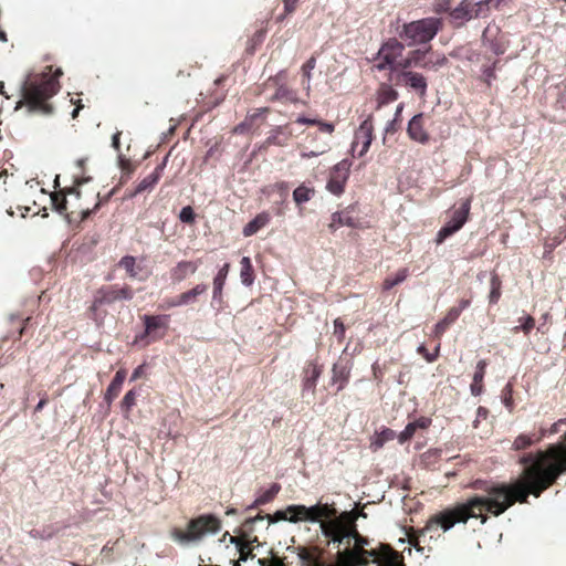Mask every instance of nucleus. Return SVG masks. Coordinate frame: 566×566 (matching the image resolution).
Returning a JSON list of instances; mask_svg holds the SVG:
<instances>
[{"mask_svg":"<svg viewBox=\"0 0 566 566\" xmlns=\"http://www.w3.org/2000/svg\"><path fill=\"white\" fill-rule=\"evenodd\" d=\"M287 514H290V513L287 512V509H286L284 511H276L273 516L266 515V518L270 522L289 521L290 516H287Z\"/></svg>","mask_w":566,"mask_h":566,"instance_id":"0e129e2a","label":"nucleus"},{"mask_svg":"<svg viewBox=\"0 0 566 566\" xmlns=\"http://www.w3.org/2000/svg\"><path fill=\"white\" fill-rule=\"evenodd\" d=\"M486 366L488 364L484 359L479 360L476 364L473 381L470 387L471 394L473 396H480L483 392V379L485 376Z\"/></svg>","mask_w":566,"mask_h":566,"instance_id":"7c9ffc66","label":"nucleus"},{"mask_svg":"<svg viewBox=\"0 0 566 566\" xmlns=\"http://www.w3.org/2000/svg\"><path fill=\"white\" fill-rule=\"evenodd\" d=\"M431 46L428 50L416 49L408 53L406 57H403V62L400 63L401 70H410L411 67H428V63L423 62L426 54L429 52Z\"/></svg>","mask_w":566,"mask_h":566,"instance_id":"b1692460","label":"nucleus"},{"mask_svg":"<svg viewBox=\"0 0 566 566\" xmlns=\"http://www.w3.org/2000/svg\"><path fill=\"white\" fill-rule=\"evenodd\" d=\"M396 84H403L420 97H424L427 94V78L421 73L411 70H401L398 72L396 74Z\"/></svg>","mask_w":566,"mask_h":566,"instance_id":"ddd939ff","label":"nucleus"},{"mask_svg":"<svg viewBox=\"0 0 566 566\" xmlns=\"http://www.w3.org/2000/svg\"><path fill=\"white\" fill-rule=\"evenodd\" d=\"M61 69H55L53 71V66H46L45 71L38 75V113H42L45 115H50L53 113V105L48 102L53 95H55L60 88L59 77L62 75Z\"/></svg>","mask_w":566,"mask_h":566,"instance_id":"423d86ee","label":"nucleus"},{"mask_svg":"<svg viewBox=\"0 0 566 566\" xmlns=\"http://www.w3.org/2000/svg\"><path fill=\"white\" fill-rule=\"evenodd\" d=\"M230 271V264L224 263L218 271L217 275L213 277V291H212V298L214 301L221 302L222 301V292L226 284L227 276Z\"/></svg>","mask_w":566,"mask_h":566,"instance_id":"c85d7f7f","label":"nucleus"},{"mask_svg":"<svg viewBox=\"0 0 566 566\" xmlns=\"http://www.w3.org/2000/svg\"><path fill=\"white\" fill-rule=\"evenodd\" d=\"M50 201L52 207L60 213L66 211V198L63 192H53L50 195Z\"/></svg>","mask_w":566,"mask_h":566,"instance_id":"a18cd8bd","label":"nucleus"},{"mask_svg":"<svg viewBox=\"0 0 566 566\" xmlns=\"http://www.w3.org/2000/svg\"><path fill=\"white\" fill-rule=\"evenodd\" d=\"M179 219L184 223L192 224L195 223L196 220V213L190 206H186L181 209L179 213Z\"/></svg>","mask_w":566,"mask_h":566,"instance_id":"603ef678","label":"nucleus"},{"mask_svg":"<svg viewBox=\"0 0 566 566\" xmlns=\"http://www.w3.org/2000/svg\"><path fill=\"white\" fill-rule=\"evenodd\" d=\"M122 390V386L116 385L111 381L108 388L106 389V392L104 395V400L108 406L112 405V402L118 397L119 392Z\"/></svg>","mask_w":566,"mask_h":566,"instance_id":"de8ad7c7","label":"nucleus"},{"mask_svg":"<svg viewBox=\"0 0 566 566\" xmlns=\"http://www.w3.org/2000/svg\"><path fill=\"white\" fill-rule=\"evenodd\" d=\"M22 318L18 315L11 314L9 316V322L17 325V334L18 336H21L24 331V325L22 324Z\"/></svg>","mask_w":566,"mask_h":566,"instance_id":"e2e57ef3","label":"nucleus"},{"mask_svg":"<svg viewBox=\"0 0 566 566\" xmlns=\"http://www.w3.org/2000/svg\"><path fill=\"white\" fill-rule=\"evenodd\" d=\"M287 512L290 513L289 522L298 523V522H310L311 516H308V506L305 505H289Z\"/></svg>","mask_w":566,"mask_h":566,"instance_id":"e433bc0d","label":"nucleus"},{"mask_svg":"<svg viewBox=\"0 0 566 566\" xmlns=\"http://www.w3.org/2000/svg\"><path fill=\"white\" fill-rule=\"evenodd\" d=\"M292 129L290 124L281 125L270 132L265 143L268 145L285 146L292 138Z\"/></svg>","mask_w":566,"mask_h":566,"instance_id":"5701e85b","label":"nucleus"},{"mask_svg":"<svg viewBox=\"0 0 566 566\" xmlns=\"http://www.w3.org/2000/svg\"><path fill=\"white\" fill-rule=\"evenodd\" d=\"M409 275V270L408 268H402L400 270H398V272L392 276V275H388L384 281H382V284H381V289L384 292H387L389 290H391L394 286L402 283Z\"/></svg>","mask_w":566,"mask_h":566,"instance_id":"58836bf2","label":"nucleus"},{"mask_svg":"<svg viewBox=\"0 0 566 566\" xmlns=\"http://www.w3.org/2000/svg\"><path fill=\"white\" fill-rule=\"evenodd\" d=\"M564 440L546 450L523 454L518 459L523 470L514 482L474 481L472 488L484 494L470 496L465 502L433 515L417 535L409 536L410 544L419 551L420 542L427 533L439 527L447 532L457 523H467L470 518H479L481 524H485L488 513L500 516L516 502L527 503L530 495L539 497L566 472V433Z\"/></svg>","mask_w":566,"mask_h":566,"instance_id":"f257e3e1","label":"nucleus"},{"mask_svg":"<svg viewBox=\"0 0 566 566\" xmlns=\"http://www.w3.org/2000/svg\"><path fill=\"white\" fill-rule=\"evenodd\" d=\"M281 491V485L279 483H273L268 490L262 492L254 502L247 507L248 511L258 509L261 505L272 502L275 496Z\"/></svg>","mask_w":566,"mask_h":566,"instance_id":"473e14b6","label":"nucleus"},{"mask_svg":"<svg viewBox=\"0 0 566 566\" xmlns=\"http://www.w3.org/2000/svg\"><path fill=\"white\" fill-rule=\"evenodd\" d=\"M287 72L282 70L277 72L274 76H270L266 85L274 88L273 95L270 97L271 102H282L290 104H298L302 103L304 105L307 104L306 101H302L297 96V92L291 88L287 85Z\"/></svg>","mask_w":566,"mask_h":566,"instance_id":"0eeeda50","label":"nucleus"},{"mask_svg":"<svg viewBox=\"0 0 566 566\" xmlns=\"http://www.w3.org/2000/svg\"><path fill=\"white\" fill-rule=\"evenodd\" d=\"M118 266L124 269L130 279H145L144 276L140 275V273L144 270L142 263L137 262L136 258L133 255L123 256L118 262Z\"/></svg>","mask_w":566,"mask_h":566,"instance_id":"cd10ccee","label":"nucleus"},{"mask_svg":"<svg viewBox=\"0 0 566 566\" xmlns=\"http://www.w3.org/2000/svg\"><path fill=\"white\" fill-rule=\"evenodd\" d=\"M503 403L510 411L513 410V386L511 382H507L503 389Z\"/></svg>","mask_w":566,"mask_h":566,"instance_id":"8fccbe9b","label":"nucleus"},{"mask_svg":"<svg viewBox=\"0 0 566 566\" xmlns=\"http://www.w3.org/2000/svg\"><path fill=\"white\" fill-rule=\"evenodd\" d=\"M350 166L352 163L348 159H343L332 168L326 186L329 192L335 196H339L344 192L349 178Z\"/></svg>","mask_w":566,"mask_h":566,"instance_id":"9d476101","label":"nucleus"},{"mask_svg":"<svg viewBox=\"0 0 566 566\" xmlns=\"http://www.w3.org/2000/svg\"><path fill=\"white\" fill-rule=\"evenodd\" d=\"M264 518H266V515H262V514H256L255 516L253 517H249L244 521L243 523V527L248 528V530H251L253 524L256 522V521H263Z\"/></svg>","mask_w":566,"mask_h":566,"instance_id":"338daca9","label":"nucleus"},{"mask_svg":"<svg viewBox=\"0 0 566 566\" xmlns=\"http://www.w3.org/2000/svg\"><path fill=\"white\" fill-rule=\"evenodd\" d=\"M557 104L560 108L566 109V80L558 86Z\"/></svg>","mask_w":566,"mask_h":566,"instance_id":"052dcab7","label":"nucleus"},{"mask_svg":"<svg viewBox=\"0 0 566 566\" xmlns=\"http://www.w3.org/2000/svg\"><path fill=\"white\" fill-rule=\"evenodd\" d=\"M451 9V0H436L433 3V12L436 13H444L449 12Z\"/></svg>","mask_w":566,"mask_h":566,"instance_id":"bf43d9fd","label":"nucleus"},{"mask_svg":"<svg viewBox=\"0 0 566 566\" xmlns=\"http://www.w3.org/2000/svg\"><path fill=\"white\" fill-rule=\"evenodd\" d=\"M316 66V57L311 56L301 67V74H302V81L301 85L303 90L305 91L306 97L310 98L311 95V78H312V71Z\"/></svg>","mask_w":566,"mask_h":566,"instance_id":"2f4dec72","label":"nucleus"},{"mask_svg":"<svg viewBox=\"0 0 566 566\" xmlns=\"http://www.w3.org/2000/svg\"><path fill=\"white\" fill-rule=\"evenodd\" d=\"M440 345L437 346L434 353H429L424 345H420L417 352L422 355L428 363H433L439 356Z\"/></svg>","mask_w":566,"mask_h":566,"instance_id":"6e6d98bb","label":"nucleus"},{"mask_svg":"<svg viewBox=\"0 0 566 566\" xmlns=\"http://www.w3.org/2000/svg\"><path fill=\"white\" fill-rule=\"evenodd\" d=\"M231 543H234L238 547L240 554L239 560L245 562L249 556H253L250 544L241 537H231Z\"/></svg>","mask_w":566,"mask_h":566,"instance_id":"37998d69","label":"nucleus"},{"mask_svg":"<svg viewBox=\"0 0 566 566\" xmlns=\"http://www.w3.org/2000/svg\"><path fill=\"white\" fill-rule=\"evenodd\" d=\"M182 306L179 295L176 297H168L165 298L161 304H159V308L163 311L170 310L172 307H179Z\"/></svg>","mask_w":566,"mask_h":566,"instance_id":"4d7b16f0","label":"nucleus"},{"mask_svg":"<svg viewBox=\"0 0 566 566\" xmlns=\"http://www.w3.org/2000/svg\"><path fill=\"white\" fill-rule=\"evenodd\" d=\"M270 112L269 107H261L248 114L245 119L237 127V130L251 129L259 127L265 119L266 114Z\"/></svg>","mask_w":566,"mask_h":566,"instance_id":"a878e982","label":"nucleus"},{"mask_svg":"<svg viewBox=\"0 0 566 566\" xmlns=\"http://www.w3.org/2000/svg\"><path fill=\"white\" fill-rule=\"evenodd\" d=\"M490 286L489 302L490 304H496L502 295V281L495 272L491 274Z\"/></svg>","mask_w":566,"mask_h":566,"instance_id":"a19ab883","label":"nucleus"},{"mask_svg":"<svg viewBox=\"0 0 566 566\" xmlns=\"http://www.w3.org/2000/svg\"><path fill=\"white\" fill-rule=\"evenodd\" d=\"M168 315H144L143 322L145 325V331L142 335L136 336L135 342L142 340L147 336H151L153 339H157L156 332L158 329H167L168 328ZM164 336L160 335L158 338H161Z\"/></svg>","mask_w":566,"mask_h":566,"instance_id":"f3484780","label":"nucleus"},{"mask_svg":"<svg viewBox=\"0 0 566 566\" xmlns=\"http://www.w3.org/2000/svg\"><path fill=\"white\" fill-rule=\"evenodd\" d=\"M328 522H338L344 530L356 533V517L353 512H343L339 515L336 514L335 517H329Z\"/></svg>","mask_w":566,"mask_h":566,"instance_id":"ea45409f","label":"nucleus"},{"mask_svg":"<svg viewBox=\"0 0 566 566\" xmlns=\"http://www.w3.org/2000/svg\"><path fill=\"white\" fill-rule=\"evenodd\" d=\"M21 90L23 99L20 103H24L29 112L32 113L35 111V82L31 74H29L22 83Z\"/></svg>","mask_w":566,"mask_h":566,"instance_id":"bb28decb","label":"nucleus"},{"mask_svg":"<svg viewBox=\"0 0 566 566\" xmlns=\"http://www.w3.org/2000/svg\"><path fill=\"white\" fill-rule=\"evenodd\" d=\"M355 208L349 206L342 211L334 212L327 228L331 232H335L339 227L358 228V219L354 216Z\"/></svg>","mask_w":566,"mask_h":566,"instance_id":"a211bd4d","label":"nucleus"},{"mask_svg":"<svg viewBox=\"0 0 566 566\" xmlns=\"http://www.w3.org/2000/svg\"><path fill=\"white\" fill-rule=\"evenodd\" d=\"M336 514H337V510H336L334 503H332V504L324 503L323 504V503L318 502L317 504H315L313 506H308V516L312 517V518H310V522L311 523L318 522L321 526H322V522L329 521V517H335Z\"/></svg>","mask_w":566,"mask_h":566,"instance_id":"aec40b11","label":"nucleus"},{"mask_svg":"<svg viewBox=\"0 0 566 566\" xmlns=\"http://www.w3.org/2000/svg\"><path fill=\"white\" fill-rule=\"evenodd\" d=\"M323 534L339 548L343 539H347V547H350L353 532L344 530L338 522H322Z\"/></svg>","mask_w":566,"mask_h":566,"instance_id":"dca6fc26","label":"nucleus"},{"mask_svg":"<svg viewBox=\"0 0 566 566\" xmlns=\"http://www.w3.org/2000/svg\"><path fill=\"white\" fill-rule=\"evenodd\" d=\"M167 161L168 156L164 158L161 164H159L150 175L146 176L143 180H140V182L136 186L133 196L153 190V188L158 184V181L163 177L164 170L167 166Z\"/></svg>","mask_w":566,"mask_h":566,"instance_id":"6ab92c4d","label":"nucleus"},{"mask_svg":"<svg viewBox=\"0 0 566 566\" xmlns=\"http://www.w3.org/2000/svg\"><path fill=\"white\" fill-rule=\"evenodd\" d=\"M221 530V521L212 514H202L191 518L186 530L174 528L171 537L181 544L200 541L207 534H216Z\"/></svg>","mask_w":566,"mask_h":566,"instance_id":"7ed1b4c3","label":"nucleus"},{"mask_svg":"<svg viewBox=\"0 0 566 566\" xmlns=\"http://www.w3.org/2000/svg\"><path fill=\"white\" fill-rule=\"evenodd\" d=\"M534 326H535V319L533 316L528 315L523 319V323L520 326H515L513 328V332L516 334L520 331H522L524 334L527 335L534 328Z\"/></svg>","mask_w":566,"mask_h":566,"instance_id":"3c124183","label":"nucleus"},{"mask_svg":"<svg viewBox=\"0 0 566 566\" xmlns=\"http://www.w3.org/2000/svg\"><path fill=\"white\" fill-rule=\"evenodd\" d=\"M137 397H138V391L136 389H130L125 394V396L120 402L123 412H125V413L130 412V410L136 406Z\"/></svg>","mask_w":566,"mask_h":566,"instance_id":"c03bdc74","label":"nucleus"},{"mask_svg":"<svg viewBox=\"0 0 566 566\" xmlns=\"http://www.w3.org/2000/svg\"><path fill=\"white\" fill-rule=\"evenodd\" d=\"M484 7H486V2L483 1L462 0L457 8L450 11V17L455 21H469L478 18Z\"/></svg>","mask_w":566,"mask_h":566,"instance_id":"4468645a","label":"nucleus"},{"mask_svg":"<svg viewBox=\"0 0 566 566\" xmlns=\"http://www.w3.org/2000/svg\"><path fill=\"white\" fill-rule=\"evenodd\" d=\"M118 166L120 170L127 175L133 174L136 169V166L132 163V160L122 154L118 155Z\"/></svg>","mask_w":566,"mask_h":566,"instance_id":"864d4df0","label":"nucleus"},{"mask_svg":"<svg viewBox=\"0 0 566 566\" xmlns=\"http://www.w3.org/2000/svg\"><path fill=\"white\" fill-rule=\"evenodd\" d=\"M374 139V125L373 117L368 116L361 122L359 127L356 129L354 140L352 143V151L356 153L358 157H363L369 149Z\"/></svg>","mask_w":566,"mask_h":566,"instance_id":"9b49d317","label":"nucleus"},{"mask_svg":"<svg viewBox=\"0 0 566 566\" xmlns=\"http://www.w3.org/2000/svg\"><path fill=\"white\" fill-rule=\"evenodd\" d=\"M241 270H240V277L242 284L245 286L252 285L254 281V270L252 262L249 256H243L240 261Z\"/></svg>","mask_w":566,"mask_h":566,"instance_id":"4c0bfd02","label":"nucleus"},{"mask_svg":"<svg viewBox=\"0 0 566 566\" xmlns=\"http://www.w3.org/2000/svg\"><path fill=\"white\" fill-rule=\"evenodd\" d=\"M314 195L315 189L313 187L302 184L293 191V200L296 203V206L301 209L302 205L310 201L314 197Z\"/></svg>","mask_w":566,"mask_h":566,"instance_id":"c9c22d12","label":"nucleus"},{"mask_svg":"<svg viewBox=\"0 0 566 566\" xmlns=\"http://www.w3.org/2000/svg\"><path fill=\"white\" fill-rule=\"evenodd\" d=\"M271 221V214L268 211H262L255 216L250 222H248L243 229L242 234L244 237H251L255 234L259 230L266 227Z\"/></svg>","mask_w":566,"mask_h":566,"instance_id":"393cba45","label":"nucleus"},{"mask_svg":"<svg viewBox=\"0 0 566 566\" xmlns=\"http://www.w3.org/2000/svg\"><path fill=\"white\" fill-rule=\"evenodd\" d=\"M323 373V366L319 365L316 360L306 361L303 371H302V391L305 394L306 391L312 395L316 391L317 380Z\"/></svg>","mask_w":566,"mask_h":566,"instance_id":"2eb2a0df","label":"nucleus"},{"mask_svg":"<svg viewBox=\"0 0 566 566\" xmlns=\"http://www.w3.org/2000/svg\"><path fill=\"white\" fill-rule=\"evenodd\" d=\"M200 261H186L178 262L170 271V276L174 282H182L188 275L195 274L199 268Z\"/></svg>","mask_w":566,"mask_h":566,"instance_id":"4be33fe9","label":"nucleus"},{"mask_svg":"<svg viewBox=\"0 0 566 566\" xmlns=\"http://www.w3.org/2000/svg\"><path fill=\"white\" fill-rule=\"evenodd\" d=\"M272 191L279 192L282 197H286L290 190L289 182L286 181H279L274 185L270 186Z\"/></svg>","mask_w":566,"mask_h":566,"instance_id":"680f3d73","label":"nucleus"},{"mask_svg":"<svg viewBox=\"0 0 566 566\" xmlns=\"http://www.w3.org/2000/svg\"><path fill=\"white\" fill-rule=\"evenodd\" d=\"M207 291L208 285L206 283H199L192 289L180 293L179 297L182 306L193 304L197 301V297L205 294Z\"/></svg>","mask_w":566,"mask_h":566,"instance_id":"f704fd0d","label":"nucleus"},{"mask_svg":"<svg viewBox=\"0 0 566 566\" xmlns=\"http://www.w3.org/2000/svg\"><path fill=\"white\" fill-rule=\"evenodd\" d=\"M418 429V424L413 422H409L405 429L399 433L398 440L402 444L407 441H409L416 433V430Z\"/></svg>","mask_w":566,"mask_h":566,"instance_id":"49530a36","label":"nucleus"},{"mask_svg":"<svg viewBox=\"0 0 566 566\" xmlns=\"http://www.w3.org/2000/svg\"><path fill=\"white\" fill-rule=\"evenodd\" d=\"M443 28V22L439 18L429 17L417 21L405 23L399 31V38L408 46L427 44Z\"/></svg>","mask_w":566,"mask_h":566,"instance_id":"20e7f679","label":"nucleus"},{"mask_svg":"<svg viewBox=\"0 0 566 566\" xmlns=\"http://www.w3.org/2000/svg\"><path fill=\"white\" fill-rule=\"evenodd\" d=\"M398 98V92L388 83H381L377 90L378 106L395 102Z\"/></svg>","mask_w":566,"mask_h":566,"instance_id":"72a5a7b5","label":"nucleus"},{"mask_svg":"<svg viewBox=\"0 0 566 566\" xmlns=\"http://www.w3.org/2000/svg\"><path fill=\"white\" fill-rule=\"evenodd\" d=\"M471 209V200H463L460 206L454 209L450 219L446 222V224L438 231L436 237V243L441 244L447 238L453 235L458 232L468 221Z\"/></svg>","mask_w":566,"mask_h":566,"instance_id":"6e6552de","label":"nucleus"},{"mask_svg":"<svg viewBox=\"0 0 566 566\" xmlns=\"http://www.w3.org/2000/svg\"><path fill=\"white\" fill-rule=\"evenodd\" d=\"M448 325L441 319L439 321L436 325H434V328H433V336L436 338H440L444 333L448 329Z\"/></svg>","mask_w":566,"mask_h":566,"instance_id":"69168bd1","label":"nucleus"},{"mask_svg":"<svg viewBox=\"0 0 566 566\" xmlns=\"http://www.w3.org/2000/svg\"><path fill=\"white\" fill-rule=\"evenodd\" d=\"M283 4L284 13L276 18L279 22L283 21L286 15L293 13L296 10L298 0H283Z\"/></svg>","mask_w":566,"mask_h":566,"instance_id":"5fc2aeb1","label":"nucleus"},{"mask_svg":"<svg viewBox=\"0 0 566 566\" xmlns=\"http://www.w3.org/2000/svg\"><path fill=\"white\" fill-rule=\"evenodd\" d=\"M460 315H461V308L451 307V308H449V311L447 312V314L442 318V321L448 326H450L451 324H453L459 318Z\"/></svg>","mask_w":566,"mask_h":566,"instance_id":"13d9d810","label":"nucleus"},{"mask_svg":"<svg viewBox=\"0 0 566 566\" xmlns=\"http://www.w3.org/2000/svg\"><path fill=\"white\" fill-rule=\"evenodd\" d=\"M134 297L133 289L125 284L119 286L117 284L103 286L97 290L94 301L92 304V310H96L103 305H111L117 301L126 300L129 301Z\"/></svg>","mask_w":566,"mask_h":566,"instance_id":"1a4fd4ad","label":"nucleus"},{"mask_svg":"<svg viewBox=\"0 0 566 566\" xmlns=\"http://www.w3.org/2000/svg\"><path fill=\"white\" fill-rule=\"evenodd\" d=\"M126 375H127L126 369L117 370L115 376H114V378H113V380H112V382L123 387V384L125 381Z\"/></svg>","mask_w":566,"mask_h":566,"instance_id":"774afa93","label":"nucleus"},{"mask_svg":"<svg viewBox=\"0 0 566 566\" xmlns=\"http://www.w3.org/2000/svg\"><path fill=\"white\" fill-rule=\"evenodd\" d=\"M333 335L336 337L337 342L340 344L345 340L346 335V326L342 318L337 317L334 319V333Z\"/></svg>","mask_w":566,"mask_h":566,"instance_id":"09e8293b","label":"nucleus"},{"mask_svg":"<svg viewBox=\"0 0 566 566\" xmlns=\"http://www.w3.org/2000/svg\"><path fill=\"white\" fill-rule=\"evenodd\" d=\"M352 367L342 359L332 367V384L337 385V391L343 390L349 381Z\"/></svg>","mask_w":566,"mask_h":566,"instance_id":"412c9836","label":"nucleus"},{"mask_svg":"<svg viewBox=\"0 0 566 566\" xmlns=\"http://www.w3.org/2000/svg\"><path fill=\"white\" fill-rule=\"evenodd\" d=\"M405 44L396 38L385 41L374 57L373 70L389 71L390 78L395 72H400V63L403 62Z\"/></svg>","mask_w":566,"mask_h":566,"instance_id":"39448f33","label":"nucleus"},{"mask_svg":"<svg viewBox=\"0 0 566 566\" xmlns=\"http://www.w3.org/2000/svg\"><path fill=\"white\" fill-rule=\"evenodd\" d=\"M545 436V432L542 430L539 433H531V434H520L515 438L512 444V449L515 451H522L526 450L527 448L532 447L533 444L539 442L543 437Z\"/></svg>","mask_w":566,"mask_h":566,"instance_id":"c756f323","label":"nucleus"},{"mask_svg":"<svg viewBox=\"0 0 566 566\" xmlns=\"http://www.w3.org/2000/svg\"><path fill=\"white\" fill-rule=\"evenodd\" d=\"M431 116L424 113L415 115L408 123L407 134L411 140L421 145H427L430 142V135L427 130L428 123Z\"/></svg>","mask_w":566,"mask_h":566,"instance_id":"f8f14e48","label":"nucleus"},{"mask_svg":"<svg viewBox=\"0 0 566 566\" xmlns=\"http://www.w3.org/2000/svg\"><path fill=\"white\" fill-rule=\"evenodd\" d=\"M295 123L301 125L317 126L315 132H308L305 136V145L302 146L301 157L304 159L318 157L331 149V139L335 132L333 123L317 118L298 116Z\"/></svg>","mask_w":566,"mask_h":566,"instance_id":"f03ea898","label":"nucleus"},{"mask_svg":"<svg viewBox=\"0 0 566 566\" xmlns=\"http://www.w3.org/2000/svg\"><path fill=\"white\" fill-rule=\"evenodd\" d=\"M396 438V432L392 429L385 428L378 432L371 442V448L376 451L385 446L386 442Z\"/></svg>","mask_w":566,"mask_h":566,"instance_id":"79ce46f5","label":"nucleus"}]
</instances>
